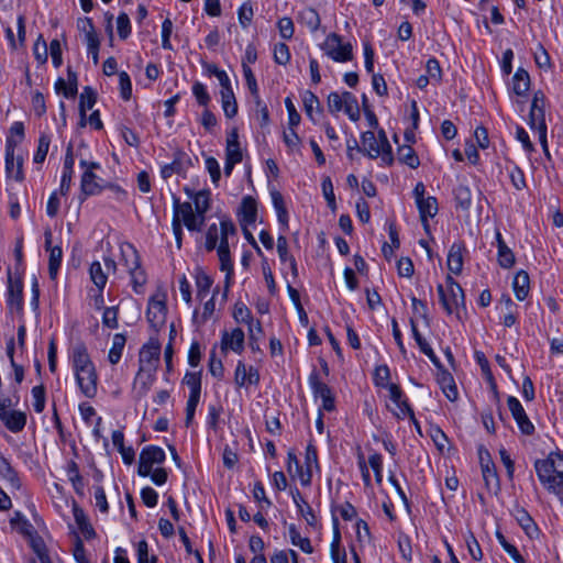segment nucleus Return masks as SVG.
<instances>
[{
	"label": "nucleus",
	"instance_id": "f257e3e1",
	"mask_svg": "<svg viewBox=\"0 0 563 563\" xmlns=\"http://www.w3.org/2000/svg\"><path fill=\"white\" fill-rule=\"evenodd\" d=\"M70 361L80 391L87 398L96 397L98 391V374L84 343L73 346Z\"/></svg>",
	"mask_w": 563,
	"mask_h": 563
},
{
	"label": "nucleus",
	"instance_id": "f03ea898",
	"mask_svg": "<svg viewBox=\"0 0 563 563\" xmlns=\"http://www.w3.org/2000/svg\"><path fill=\"white\" fill-rule=\"evenodd\" d=\"M539 481L545 488L559 495L563 487V455L550 454L545 460H539L534 464Z\"/></svg>",
	"mask_w": 563,
	"mask_h": 563
},
{
	"label": "nucleus",
	"instance_id": "7ed1b4c3",
	"mask_svg": "<svg viewBox=\"0 0 563 563\" xmlns=\"http://www.w3.org/2000/svg\"><path fill=\"white\" fill-rule=\"evenodd\" d=\"M361 143L362 152L369 158L379 157L382 164L387 166L394 163L391 145L384 130H379L377 136L373 131L364 132L361 137Z\"/></svg>",
	"mask_w": 563,
	"mask_h": 563
},
{
	"label": "nucleus",
	"instance_id": "20e7f679",
	"mask_svg": "<svg viewBox=\"0 0 563 563\" xmlns=\"http://www.w3.org/2000/svg\"><path fill=\"white\" fill-rule=\"evenodd\" d=\"M440 302L448 314L455 313L460 318V310L465 306V297L462 287L448 275L445 286L438 285L437 287Z\"/></svg>",
	"mask_w": 563,
	"mask_h": 563
},
{
	"label": "nucleus",
	"instance_id": "39448f33",
	"mask_svg": "<svg viewBox=\"0 0 563 563\" xmlns=\"http://www.w3.org/2000/svg\"><path fill=\"white\" fill-rule=\"evenodd\" d=\"M236 233L233 222L227 218L220 221V238L217 243V252L220 262V268L227 273V279L233 274V263L230 257L229 236Z\"/></svg>",
	"mask_w": 563,
	"mask_h": 563
},
{
	"label": "nucleus",
	"instance_id": "423d86ee",
	"mask_svg": "<svg viewBox=\"0 0 563 563\" xmlns=\"http://www.w3.org/2000/svg\"><path fill=\"white\" fill-rule=\"evenodd\" d=\"M121 255L123 265L126 267L131 277L134 291L141 292L143 286L146 283V274L141 267L137 251L131 244H126L125 246L121 247Z\"/></svg>",
	"mask_w": 563,
	"mask_h": 563
},
{
	"label": "nucleus",
	"instance_id": "0eeeda50",
	"mask_svg": "<svg viewBox=\"0 0 563 563\" xmlns=\"http://www.w3.org/2000/svg\"><path fill=\"white\" fill-rule=\"evenodd\" d=\"M166 300L167 294L166 290L162 287H158L148 299L146 318L154 331H159L166 323Z\"/></svg>",
	"mask_w": 563,
	"mask_h": 563
},
{
	"label": "nucleus",
	"instance_id": "6e6552de",
	"mask_svg": "<svg viewBox=\"0 0 563 563\" xmlns=\"http://www.w3.org/2000/svg\"><path fill=\"white\" fill-rule=\"evenodd\" d=\"M173 219H177L179 223H184V225L189 231H201L206 217L197 213L192 205L190 202H179L178 199H174V213Z\"/></svg>",
	"mask_w": 563,
	"mask_h": 563
},
{
	"label": "nucleus",
	"instance_id": "1a4fd4ad",
	"mask_svg": "<svg viewBox=\"0 0 563 563\" xmlns=\"http://www.w3.org/2000/svg\"><path fill=\"white\" fill-rule=\"evenodd\" d=\"M321 48L324 53L338 63H345L352 59L353 52L350 43H343L341 36L331 33L322 43Z\"/></svg>",
	"mask_w": 563,
	"mask_h": 563
},
{
	"label": "nucleus",
	"instance_id": "9d476101",
	"mask_svg": "<svg viewBox=\"0 0 563 563\" xmlns=\"http://www.w3.org/2000/svg\"><path fill=\"white\" fill-rule=\"evenodd\" d=\"M80 167L84 168L80 184L82 194L86 196H95L100 194L106 186L93 172L100 167L99 164L80 161Z\"/></svg>",
	"mask_w": 563,
	"mask_h": 563
},
{
	"label": "nucleus",
	"instance_id": "9b49d317",
	"mask_svg": "<svg viewBox=\"0 0 563 563\" xmlns=\"http://www.w3.org/2000/svg\"><path fill=\"white\" fill-rule=\"evenodd\" d=\"M161 355V343L157 339L151 338L141 349L139 357V368L155 371L158 367Z\"/></svg>",
	"mask_w": 563,
	"mask_h": 563
},
{
	"label": "nucleus",
	"instance_id": "f8f14e48",
	"mask_svg": "<svg viewBox=\"0 0 563 563\" xmlns=\"http://www.w3.org/2000/svg\"><path fill=\"white\" fill-rule=\"evenodd\" d=\"M165 460L163 449L154 445L146 446L142 450L139 463V475L148 476L155 464H161Z\"/></svg>",
	"mask_w": 563,
	"mask_h": 563
},
{
	"label": "nucleus",
	"instance_id": "ddd939ff",
	"mask_svg": "<svg viewBox=\"0 0 563 563\" xmlns=\"http://www.w3.org/2000/svg\"><path fill=\"white\" fill-rule=\"evenodd\" d=\"M104 268L100 262H92L89 268L91 282L96 285L99 291H102L107 285L108 274L117 271V263L110 257L104 258Z\"/></svg>",
	"mask_w": 563,
	"mask_h": 563
},
{
	"label": "nucleus",
	"instance_id": "4468645a",
	"mask_svg": "<svg viewBox=\"0 0 563 563\" xmlns=\"http://www.w3.org/2000/svg\"><path fill=\"white\" fill-rule=\"evenodd\" d=\"M529 125L532 130L538 132L539 141L544 150V153L549 156L548 142H547V124L544 120V108L531 104L529 114Z\"/></svg>",
	"mask_w": 563,
	"mask_h": 563
},
{
	"label": "nucleus",
	"instance_id": "2eb2a0df",
	"mask_svg": "<svg viewBox=\"0 0 563 563\" xmlns=\"http://www.w3.org/2000/svg\"><path fill=\"white\" fill-rule=\"evenodd\" d=\"M507 405L520 431L528 435L531 434L534 431V427L526 415L520 401L516 397L510 396L507 399Z\"/></svg>",
	"mask_w": 563,
	"mask_h": 563
},
{
	"label": "nucleus",
	"instance_id": "dca6fc26",
	"mask_svg": "<svg viewBox=\"0 0 563 563\" xmlns=\"http://www.w3.org/2000/svg\"><path fill=\"white\" fill-rule=\"evenodd\" d=\"M309 382L314 397L322 400V409L332 411L334 409V398L329 386L322 383L317 374H312L309 378Z\"/></svg>",
	"mask_w": 563,
	"mask_h": 563
},
{
	"label": "nucleus",
	"instance_id": "f3484780",
	"mask_svg": "<svg viewBox=\"0 0 563 563\" xmlns=\"http://www.w3.org/2000/svg\"><path fill=\"white\" fill-rule=\"evenodd\" d=\"M244 332L240 328H235L230 332L224 331L221 339V350H231L241 354L244 350Z\"/></svg>",
	"mask_w": 563,
	"mask_h": 563
},
{
	"label": "nucleus",
	"instance_id": "a211bd4d",
	"mask_svg": "<svg viewBox=\"0 0 563 563\" xmlns=\"http://www.w3.org/2000/svg\"><path fill=\"white\" fill-rule=\"evenodd\" d=\"M155 371L147 372V369L139 368L133 384V390L137 397H144L148 393L155 380Z\"/></svg>",
	"mask_w": 563,
	"mask_h": 563
},
{
	"label": "nucleus",
	"instance_id": "6ab92c4d",
	"mask_svg": "<svg viewBox=\"0 0 563 563\" xmlns=\"http://www.w3.org/2000/svg\"><path fill=\"white\" fill-rule=\"evenodd\" d=\"M0 419L12 432L22 431L26 423V416L24 412L16 410L4 411V409L1 407Z\"/></svg>",
	"mask_w": 563,
	"mask_h": 563
},
{
	"label": "nucleus",
	"instance_id": "aec40b11",
	"mask_svg": "<svg viewBox=\"0 0 563 563\" xmlns=\"http://www.w3.org/2000/svg\"><path fill=\"white\" fill-rule=\"evenodd\" d=\"M239 217L242 227H247L256 221L257 205L254 198L246 196L242 199Z\"/></svg>",
	"mask_w": 563,
	"mask_h": 563
},
{
	"label": "nucleus",
	"instance_id": "412c9836",
	"mask_svg": "<svg viewBox=\"0 0 563 563\" xmlns=\"http://www.w3.org/2000/svg\"><path fill=\"white\" fill-rule=\"evenodd\" d=\"M481 468L483 474V479L485 482V485L487 488H498L499 487V479L498 475L495 468L494 462L490 460V456L488 453H486V457H484L481 454Z\"/></svg>",
	"mask_w": 563,
	"mask_h": 563
},
{
	"label": "nucleus",
	"instance_id": "4be33fe9",
	"mask_svg": "<svg viewBox=\"0 0 563 563\" xmlns=\"http://www.w3.org/2000/svg\"><path fill=\"white\" fill-rule=\"evenodd\" d=\"M416 203L419 209L420 219L423 224V228L428 230L429 219L433 218L438 213L437 199L434 197H427Z\"/></svg>",
	"mask_w": 563,
	"mask_h": 563
},
{
	"label": "nucleus",
	"instance_id": "5701e85b",
	"mask_svg": "<svg viewBox=\"0 0 563 563\" xmlns=\"http://www.w3.org/2000/svg\"><path fill=\"white\" fill-rule=\"evenodd\" d=\"M291 495L299 514L305 518L309 526L316 527L318 522L317 517L299 490L296 489L291 492Z\"/></svg>",
	"mask_w": 563,
	"mask_h": 563
},
{
	"label": "nucleus",
	"instance_id": "b1692460",
	"mask_svg": "<svg viewBox=\"0 0 563 563\" xmlns=\"http://www.w3.org/2000/svg\"><path fill=\"white\" fill-rule=\"evenodd\" d=\"M448 268L451 273L459 275L463 269V246L454 243L448 254Z\"/></svg>",
	"mask_w": 563,
	"mask_h": 563
},
{
	"label": "nucleus",
	"instance_id": "393cba45",
	"mask_svg": "<svg viewBox=\"0 0 563 563\" xmlns=\"http://www.w3.org/2000/svg\"><path fill=\"white\" fill-rule=\"evenodd\" d=\"M438 383L449 400L454 401L459 398V391L454 378L449 372H441L438 375Z\"/></svg>",
	"mask_w": 563,
	"mask_h": 563
},
{
	"label": "nucleus",
	"instance_id": "a878e982",
	"mask_svg": "<svg viewBox=\"0 0 563 563\" xmlns=\"http://www.w3.org/2000/svg\"><path fill=\"white\" fill-rule=\"evenodd\" d=\"M387 388L389 391V398L399 410L398 412H396L397 417H405L407 415H410L411 409L408 406V404L405 400H402V391L400 390V388L395 384H389Z\"/></svg>",
	"mask_w": 563,
	"mask_h": 563
},
{
	"label": "nucleus",
	"instance_id": "bb28decb",
	"mask_svg": "<svg viewBox=\"0 0 563 563\" xmlns=\"http://www.w3.org/2000/svg\"><path fill=\"white\" fill-rule=\"evenodd\" d=\"M529 275L525 271L516 274L512 283L514 291L518 300H525L529 294Z\"/></svg>",
	"mask_w": 563,
	"mask_h": 563
},
{
	"label": "nucleus",
	"instance_id": "cd10ccee",
	"mask_svg": "<svg viewBox=\"0 0 563 563\" xmlns=\"http://www.w3.org/2000/svg\"><path fill=\"white\" fill-rule=\"evenodd\" d=\"M497 246H498V262L501 267L510 268L515 264V255L512 251L504 242L501 234H496Z\"/></svg>",
	"mask_w": 563,
	"mask_h": 563
},
{
	"label": "nucleus",
	"instance_id": "c85d7f7f",
	"mask_svg": "<svg viewBox=\"0 0 563 563\" xmlns=\"http://www.w3.org/2000/svg\"><path fill=\"white\" fill-rule=\"evenodd\" d=\"M5 168L8 176L10 178H13L18 181H21L23 179V173H22V159L21 158H14L13 151L8 150L5 155Z\"/></svg>",
	"mask_w": 563,
	"mask_h": 563
},
{
	"label": "nucleus",
	"instance_id": "c756f323",
	"mask_svg": "<svg viewBox=\"0 0 563 563\" xmlns=\"http://www.w3.org/2000/svg\"><path fill=\"white\" fill-rule=\"evenodd\" d=\"M530 88L529 74L519 68L512 77V90L518 96H525Z\"/></svg>",
	"mask_w": 563,
	"mask_h": 563
},
{
	"label": "nucleus",
	"instance_id": "7c9ffc66",
	"mask_svg": "<svg viewBox=\"0 0 563 563\" xmlns=\"http://www.w3.org/2000/svg\"><path fill=\"white\" fill-rule=\"evenodd\" d=\"M410 324H411L412 335H413L417 344L419 345L421 352L423 354H426L434 365L438 366L440 364V362H439L438 357L435 356L433 350L429 345V343L422 338V335L418 331L416 322L413 320H411Z\"/></svg>",
	"mask_w": 563,
	"mask_h": 563
},
{
	"label": "nucleus",
	"instance_id": "2f4dec72",
	"mask_svg": "<svg viewBox=\"0 0 563 563\" xmlns=\"http://www.w3.org/2000/svg\"><path fill=\"white\" fill-rule=\"evenodd\" d=\"M277 252L282 262H289L294 275H297V264L295 258L288 252V242L285 235L280 234L277 239Z\"/></svg>",
	"mask_w": 563,
	"mask_h": 563
},
{
	"label": "nucleus",
	"instance_id": "473e14b6",
	"mask_svg": "<svg viewBox=\"0 0 563 563\" xmlns=\"http://www.w3.org/2000/svg\"><path fill=\"white\" fill-rule=\"evenodd\" d=\"M289 538L290 542L294 545L298 547L305 553L311 554L313 552V548L311 545L310 540L306 537H301V534L294 525L289 526Z\"/></svg>",
	"mask_w": 563,
	"mask_h": 563
},
{
	"label": "nucleus",
	"instance_id": "72a5a7b5",
	"mask_svg": "<svg viewBox=\"0 0 563 563\" xmlns=\"http://www.w3.org/2000/svg\"><path fill=\"white\" fill-rule=\"evenodd\" d=\"M125 336L121 333H117L114 334L113 336V340H112V346L109 351V354H108V360L111 364H117L119 363L121 356H122V352H123V349H124V345H125Z\"/></svg>",
	"mask_w": 563,
	"mask_h": 563
},
{
	"label": "nucleus",
	"instance_id": "f704fd0d",
	"mask_svg": "<svg viewBox=\"0 0 563 563\" xmlns=\"http://www.w3.org/2000/svg\"><path fill=\"white\" fill-rule=\"evenodd\" d=\"M303 106H305V111H306L307 115L309 117V119L316 123L317 119L314 117V112L316 113L321 112L320 101H319L318 97L314 93H312L311 91H306V93L303 96Z\"/></svg>",
	"mask_w": 563,
	"mask_h": 563
},
{
	"label": "nucleus",
	"instance_id": "c9c22d12",
	"mask_svg": "<svg viewBox=\"0 0 563 563\" xmlns=\"http://www.w3.org/2000/svg\"><path fill=\"white\" fill-rule=\"evenodd\" d=\"M299 20L311 32H316L320 26V16L312 8H306L299 13Z\"/></svg>",
	"mask_w": 563,
	"mask_h": 563
},
{
	"label": "nucleus",
	"instance_id": "e433bc0d",
	"mask_svg": "<svg viewBox=\"0 0 563 563\" xmlns=\"http://www.w3.org/2000/svg\"><path fill=\"white\" fill-rule=\"evenodd\" d=\"M0 473L3 478L9 483L12 489H20L21 481L18 473L12 468L7 460H2L0 463Z\"/></svg>",
	"mask_w": 563,
	"mask_h": 563
},
{
	"label": "nucleus",
	"instance_id": "4c0bfd02",
	"mask_svg": "<svg viewBox=\"0 0 563 563\" xmlns=\"http://www.w3.org/2000/svg\"><path fill=\"white\" fill-rule=\"evenodd\" d=\"M197 297L203 299L210 291L213 280L202 271H198L196 276Z\"/></svg>",
	"mask_w": 563,
	"mask_h": 563
},
{
	"label": "nucleus",
	"instance_id": "58836bf2",
	"mask_svg": "<svg viewBox=\"0 0 563 563\" xmlns=\"http://www.w3.org/2000/svg\"><path fill=\"white\" fill-rule=\"evenodd\" d=\"M220 93L224 114L230 119L235 117L238 113V103L233 91H220Z\"/></svg>",
	"mask_w": 563,
	"mask_h": 563
},
{
	"label": "nucleus",
	"instance_id": "ea45409f",
	"mask_svg": "<svg viewBox=\"0 0 563 563\" xmlns=\"http://www.w3.org/2000/svg\"><path fill=\"white\" fill-rule=\"evenodd\" d=\"M398 159L400 163L408 165L411 168H417L420 164L418 156L411 146H400L398 148Z\"/></svg>",
	"mask_w": 563,
	"mask_h": 563
},
{
	"label": "nucleus",
	"instance_id": "a19ab883",
	"mask_svg": "<svg viewBox=\"0 0 563 563\" xmlns=\"http://www.w3.org/2000/svg\"><path fill=\"white\" fill-rule=\"evenodd\" d=\"M66 472H67L68 479L71 482L75 490L77 493H81L84 489V481L79 473V467H78L77 463L74 461H70L67 464Z\"/></svg>",
	"mask_w": 563,
	"mask_h": 563
},
{
	"label": "nucleus",
	"instance_id": "79ce46f5",
	"mask_svg": "<svg viewBox=\"0 0 563 563\" xmlns=\"http://www.w3.org/2000/svg\"><path fill=\"white\" fill-rule=\"evenodd\" d=\"M22 284L21 282H12L9 283V298L8 302L11 307L15 306L18 309L22 307Z\"/></svg>",
	"mask_w": 563,
	"mask_h": 563
},
{
	"label": "nucleus",
	"instance_id": "37998d69",
	"mask_svg": "<svg viewBox=\"0 0 563 563\" xmlns=\"http://www.w3.org/2000/svg\"><path fill=\"white\" fill-rule=\"evenodd\" d=\"M195 211L200 216L206 217L207 211L210 208V195L208 191L201 190L196 192L194 196Z\"/></svg>",
	"mask_w": 563,
	"mask_h": 563
},
{
	"label": "nucleus",
	"instance_id": "c03bdc74",
	"mask_svg": "<svg viewBox=\"0 0 563 563\" xmlns=\"http://www.w3.org/2000/svg\"><path fill=\"white\" fill-rule=\"evenodd\" d=\"M184 383L190 389V398H200L201 393V380L197 373H187L184 378Z\"/></svg>",
	"mask_w": 563,
	"mask_h": 563
},
{
	"label": "nucleus",
	"instance_id": "a18cd8bd",
	"mask_svg": "<svg viewBox=\"0 0 563 563\" xmlns=\"http://www.w3.org/2000/svg\"><path fill=\"white\" fill-rule=\"evenodd\" d=\"M63 252L58 246H54L49 251V263H48V272L51 278H55L58 272V268L62 263Z\"/></svg>",
	"mask_w": 563,
	"mask_h": 563
},
{
	"label": "nucleus",
	"instance_id": "49530a36",
	"mask_svg": "<svg viewBox=\"0 0 563 563\" xmlns=\"http://www.w3.org/2000/svg\"><path fill=\"white\" fill-rule=\"evenodd\" d=\"M49 143H51V139L48 135L42 134L40 136L37 150L33 157L34 163L42 164L45 161L46 155L48 153Z\"/></svg>",
	"mask_w": 563,
	"mask_h": 563
},
{
	"label": "nucleus",
	"instance_id": "de8ad7c7",
	"mask_svg": "<svg viewBox=\"0 0 563 563\" xmlns=\"http://www.w3.org/2000/svg\"><path fill=\"white\" fill-rule=\"evenodd\" d=\"M233 318L239 323L249 324L255 320L250 309L242 302H236L233 310Z\"/></svg>",
	"mask_w": 563,
	"mask_h": 563
},
{
	"label": "nucleus",
	"instance_id": "09e8293b",
	"mask_svg": "<svg viewBox=\"0 0 563 563\" xmlns=\"http://www.w3.org/2000/svg\"><path fill=\"white\" fill-rule=\"evenodd\" d=\"M96 103V93L90 87H85L80 95V112L85 115L87 110L92 109Z\"/></svg>",
	"mask_w": 563,
	"mask_h": 563
},
{
	"label": "nucleus",
	"instance_id": "8fccbe9b",
	"mask_svg": "<svg viewBox=\"0 0 563 563\" xmlns=\"http://www.w3.org/2000/svg\"><path fill=\"white\" fill-rule=\"evenodd\" d=\"M500 545L504 548V550L514 559V561L516 563H526L525 559L522 558V555L519 553V551L517 550V548L512 544H510L506 538L504 537L503 533L500 532H497L496 534Z\"/></svg>",
	"mask_w": 563,
	"mask_h": 563
},
{
	"label": "nucleus",
	"instance_id": "3c124183",
	"mask_svg": "<svg viewBox=\"0 0 563 563\" xmlns=\"http://www.w3.org/2000/svg\"><path fill=\"white\" fill-rule=\"evenodd\" d=\"M31 545L41 563H53L47 553L46 545L41 538H33L31 541Z\"/></svg>",
	"mask_w": 563,
	"mask_h": 563
},
{
	"label": "nucleus",
	"instance_id": "603ef678",
	"mask_svg": "<svg viewBox=\"0 0 563 563\" xmlns=\"http://www.w3.org/2000/svg\"><path fill=\"white\" fill-rule=\"evenodd\" d=\"M32 406L36 412H42L45 408V389L42 385L32 388Z\"/></svg>",
	"mask_w": 563,
	"mask_h": 563
},
{
	"label": "nucleus",
	"instance_id": "864d4df0",
	"mask_svg": "<svg viewBox=\"0 0 563 563\" xmlns=\"http://www.w3.org/2000/svg\"><path fill=\"white\" fill-rule=\"evenodd\" d=\"M274 60L279 65H286L290 60V52L285 43H277L274 46Z\"/></svg>",
	"mask_w": 563,
	"mask_h": 563
},
{
	"label": "nucleus",
	"instance_id": "5fc2aeb1",
	"mask_svg": "<svg viewBox=\"0 0 563 563\" xmlns=\"http://www.w3.org/2000/svg\"><path fill=\"white\" fill-rule=\"evenodd\" d=\"M117 29H118L119 36L122 40H125L130 35L131 23H130V18L126 13L122 12L119 14V16L117 19Z\"/></svg>",
	"mask_w": 563,
	"mask_h": 563
},
{
	"label": "nucleus",
	"instance_id": "6e6d98bb",
	"mask_svg": "<svg viewBox=\"0 0 563 563\" xmlns=\"http://www.w3.org/2000/svg\"><path fill=\"white\" fill-rule=\"evenodd\" d=\"M234 383L238 387L247 385V366L243 361H239L234 371Z\"/></svg>",
	"mask_w": 563,
	"mask_h": 563
},
{
	"label": "nucleus",
	"instance_id": "4d7b16f0",
	"mask_svg": "<svg viewBox=\"0 0 563 563\" xmlns=\"http://www.w3.org/2000/svg\"><path fill=\"white\" fill-rule=\"evenodd\" d=\"M343 96L339 92H331L328 96L327 106L332 114H338L343 109Z\"/></svg>",
	"mask_w": 563,
	"mask_h": 563
},
{
	"label": "nucleus",
	"instance_id": "13d9d810",
	"mask_svg": "<svg viewBox=\"0 0 563 563\" xmlns=\"http://www.w3.org/2000/svg\"><path fill=\"white\" fill-rule=\"evenodd\" d=\"M238 15L242 27H247L254 15L252 5L250 3H243L239 9Z\"/></svg>",
	"mask_w": 563,
	"mask_h": 563
},
{
	"label": "nucleus",
	"instance_id": "bf43d9fd",
	"mask_svg": "<svg viewBox=\"0 0 563 563\" xmlns=\"http://www.w3.org/2000/svg\"><path fill=\"white\" fill-rule=\"evenodd\" d=\"M220 238V229L217 224H211L206 233V249L213 251L217 247L218 240Z\"/></svg>",
	"mask_w": 563,
	"mask_h": 563
},
{
	"label": "nucleus",
	"instance_id": "052dcab7",
	"mask_svg": "<svg viewBox=\"0 0 563 563\" xmlns=\"http://www.w3.org/2000/svg\"><path fill=\"white\" fill-rule=\"evenodd\" d=\"M509 178L511 180L512 186L517 190H522L523 188H526L525 175H523V172L519 167L514 166L509 170Z\"/></svg>",
	"mask_w": 563,
	"mask_h": 563
},
{
	"label": "nucleus",
	"instance_id": "680f3d73",
	"mask_svg": "<svg viewBox=\"0 0 563 563\" xmlns=\"http://www.w3.org/2000/svg\"><path fill=\"white\" fill-rule=\"evenodd\" d=\"M102 323L110 329L118 328V308L117 307H109V308L104 309L103 316H102Z\"/></svg>",
	"mask_w": 563,
	"mask_h": 563
},
{
	"label": "nucleus",
	"instance_id": "e2e57ef3",
	"mask_svg": "<svg viewBox=\"0 0 563 563\" xmlns=\"http://www.w3.org/2000/svg\"><path fill=\"white\" fill-rule=\"evenodd\" d=\"M206 168L211 176L212 183L217 185L221 177V170L218 161L212 156L207 157Z\"/></svg>",
	"mask_w": 563,
	"mask_h": 563
},
{
	"label": "nucleus",
	"instance_id": "0e129e2a",
	"mask_svg": "<svg viewBox=\"0 0 563 563\" xmlns=\"http://www.w3.org/2000/svg\"><path fill=\"white\" fill-rule=\"evenodd\" d=\"M427 69V76L430 78V80H433L435 82H439L441 80L442 71L440 64L437 59L431 58L427 62L426 65Z\"/></svg>",
	"mask_w": 563,
	"mask_h": 563
},
{
	"label": "nucleus",
	"instance_id": "69168bd1",
	"mask_svg": "<svg viewBox=\"0 0 563 563\" xmlns=\"http://www.w3.org/2000/svg\"><path fill=\"white\" fill-rule=\"evenodd\" d=\"M192 93L196 97V100L201 106H207L210 101V96L201 82H195L192 86Z\"/></svg>",
	"mask_w": 563,
	"mask_h": 563
},
{
	"label": "nucleus",
	"instance_id": "338daca9",
	"mask_svg": "<svg viewBox=\"0 0 563 563\" xmlns=\"http://www.w3.org/2000/svg\"><path fill=\"white\" fill-rule=\"evenodd\" d=\"M278 30H279L280 36L283 38H285V40L291 38L294 35V32H295L292 20L290 18H286V16L282 18L278 21Z\"/></svg>",
	"mask_w": 563,
	"mask_h": 563
},
{
	"label": "nucleus",
	"instance_id": "774afa93",
	"mask_svg": "<svg viewBox=\"0 0 563 563\" xmlns=\"http://www.w3.org/2000/svg\"><path fill=\"white\" fill-rule=\"evenodd\" d=\"M518 515L519 516L517 517V519L521 527L523 528V530L527 532V534L531 537L534 532H537L538 529L533 523L532 518L525 510L519 511Z\"/></svg>",
	"mask_w": 563,
	"mask_h": 563
}]
</instances>
